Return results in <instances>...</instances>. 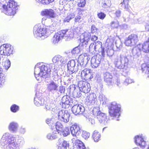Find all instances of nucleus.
<instances>
[{
    "label": "nucleus",
    "instance_id": "nucleus-13",
    "mask_svg": "<svg viewBox=\"0 0 149 149\" xmlns=\"http://www.w3.org/2000/svg\"><path fill=\"white\" fill-rule=\"evenodd\" d=\"M77 61L72 60L69 61L67 64V68L69 73L70 74H72L77 71L78 69H80V66L78 67L77 66H76V63Z\"/></svg>",
    "mask_w": 149,
    "mask_h": 149
},
{
    "label": "nucleus",
    "instance_id": "nucleus-40",
    "mask_svg": "<svg viewBox=\"0 0 149 149\" xmlns=\"http://www.w3.org/2000/svg\"><path fill=\"white\" fill-rule=\"evenodd\" d=\"M69 98V96H63L62 99V102L63 104L67 105L69 104L70 102L68 98Z\"/></svg>",
    "mask_w": 149,
    "mask_h": 149
},
{
    "label": "nucleus",
    "instance_id": "nucleus-29",
    "mask_svg": "<svg viewBox=\"0 0 149 149\" xmlns=\"http://www.w3.org/2000/svg\"><path fill=\"white\" fill-rule=\"evenodd\" d=\"M142 72L147 75V77L149 78V63H144L141 65Z\"/></svg>",
    "mask_w": 149,
    "mask_h": 149
},
{
    "label": "nucleus",
    "instance_id": "nucleus-5",
    "mask_svg": "<svg viewBox=\"0 0 149 149\" xmlns=\"http://www.w3.org/2000/svg\"><path fill=\"white\" fill-rule=\"evenodd\" d=\"M92 112L100 123L105 125H107L109 123L110 119L107 118L106 114L102 112L100 110L98 107L94 108Z\"/></svg>",
    "mask_w": 149,
    "mask_h": 149
},
{
    "label": "nucleus",
    "instance_id": "nucleus-28",
    "mask_svg": "<svg viewBox=\"0 0 149 149\" xmlns=\"http://www.w3.org/2000/svg\"><path fill=\"white\" fill-rule=\"evenodd\" d=\"M59 132L57 130H54L52 132L48 133L47 135V139L49 140H54L58 138Z\"/></svg>",
    "mask_w": 149,
    "mask_h": 149
},
{
    "label": "nucleus",
    "instance_id": "nucleus-1",
    "mask_svg": "<svg viewBox=\"0 0 149 149\" xmlns=\"http://www.w3.org/2000/svg\"><path fill=\"white\" fill-rule=\"evenodd\" d=\"M16 137L15 135L9 132L3 134L0 141L2 149H20L24 144V138L20 137L16 143Z\"/></svg>",
    "mask_w": 149,
    "mask_h": 149
},
{
    "label": "nucleus",
    "instance_id": "nucleus-55",
    "mask_svg": "<svg viewBox=\"0 0 149 149\" xmlns=\"http://www.w3.org/2000/svg\"><path fill=\"white\" fill-rule=\"evenodd\" d=\"M83 19L82 17L80 15H78L74 19V21L75 22H81Z\"/></svg>",
    "mask_w": 149,
    "mask_h": 149
},
{
    "label": "nucleus",
    "instance_id": "nucleus-34",
    "mask_svg": "<svg viewBox=\"0 0 149 149\" xmlns=\"http://www.w3.org/2000/svg\"><path fill=\"white\" fill-rule=\"evenodd\" d=\"M114 42V38L110 37L107 40L105 45L108 47V49L110 48H112L113 47V46Z\"/></svg>",
    "mask_w": 149,
    "mask_h": 149
},
{
    "label": "nucleus",
    "instance_id": "nucleus-64",
    "mask_svg": "<svg viewBox=\"0 0 149 149\" xmlns=\"http://www.w3.org/2000/svg\"><path fill=\"white\" fill-rule=\"evenodd\" d=\"M65 91V87L62 86H60L59 87V91L61 93H64Z\"/></svg>",
    "mask_w": 149,
    "mask_h": 149
},
{
    "label": "nucleus",
    "instance_id": "nucleus-8",
    "mask_svg": "<svg viewBox=\"0 0 149 149\" xmlns=\"http://www.w3.org/2000/svg\"><path fill=\"white\" fill-rule=\"evenodd\" d=\"M109 113L111 116L118 118L120 115V106L115 102H112L109 106Z\"/></svg>",
    "mask_w": 149,
    "mask_h": 149
},
{
    "label": "nucleus",
    "instance_id": "nucleus-63",
    "mask_svg": "<svg viewBox=\"0 0 149 149\" xmlns=\"http://www.w3.org/2000/svg\"><path fill=\"white\" fill-rule=\"evenodd\" d=\"M129 0H123V1L121 3L122 5H124L123 6H124L125 8H126V6H127L128 4Z\"/></svg>",
    "mask_w": 149,
    "mask_h": 149
},
{
    "label": "nucleus",
    "instance_id": "nucleus-51",
    "mask_svg": "<svg viewBox=\"0 0 149 149\" xmlns=\"http://www.w3.org/2000/svg\"><path fill=\"white\" fill-rule=\"evenodd\" d=\"M72 143H75V146L79 145L82 143V142L80 140L77 139V138H73L72 139Z\"/></svg>",
    "mask_w": 149,
    "mask_h": 149
},
{
    "label": "nucleus",
    "instance_id": "nucleus-37",
    "mask_svg": "<svg viewBox=\"0 0 149 149\" xmlns=\"http://www.w3.org/2000/svg\"><path fill=\"white\" fill-rule=\"evenodd\" d=\"M57 68H53L52 67V70L54 71V76H53V80L55 81H56L58 80L59 79V77L57 74L58 70V68H57V67H56Z\"/></svg>",
    "mask_w": 149,
    "mask_h": 149
},
{
    "label": "nucleus",
    "instance_id": "nucleus-23",
    "mask_svg": "<svg viewBox=\"0 0 149 149\" xmlns=\"http://www.w3.org/2000/svg\"><path fill=\"white\" fill-rule=\"evenodd\" d=\"M19 126V124L17 122L13 121L9 123L8 128L10 132L15 133L17 132Z\"/></svg>",
    "mask_w": 149,
    "mask_h": 149
},
{
    "label": "nucleus",
    "instance_id": "nucleus-3",
    "mask_svg": "<svg viewBox=\"0 0 149 149\" xmlns=\"http://www.w3.org/2000/svg\"><path fill=\"white\" fill-rule=\"evenodd\" d=\"M54 26L51 25L42 28L40 24L36 25L33 28V33L35 37L38 39H44L48 37L53 31Z\"/></svg>",
    "mask_w": 149,
    "mask_h": 149
},
{
    "label": "nucleus",
    "instance_id": "nucleus-31",
    "mask_svg": "<svg viewBox=\"0 0 149 149\" xmlns=\"http://www.w3.org/2000/svg\"><path fill=\"white\" fill-rule=\"evenodd\" d=\"M87 58V56H84V55L81 54L80 55L78 58V60L77 61V66L78 67L80 66L81 68L82 67H83V65L84 64V62L86 61V58Z\"/></svg>",
    "mask_w": 149,
    "mask_h": 149
},
{
    "label": "nucleus",
    "instance_id": "nucleus-24",
    "mask_svg": "<svg viewBox=\"0 0 149 149\" xmlns=\"http://www.w3.org/2000/svg\"><path fill=\"white\" fill-rule=\"evenodd\" d=\"M61 140L59 139L57 146L58 149H70L69 148V144L67 141L63 140L61 143Z\"/></svg>",
    "mask_w": 149,
    "mask_h": 149
},
{
    "label": "nucleus",
    "instance_id": "nucleus-11",
    "mask_svg": "<svg viewBox=\"0 0 149 149\" xmlns=\"http://www.w3.org/2000/svg\"><path fill=\"white\" fill-rule=\"evenodd\" d=\"M13 49L10 44H4L0 47V54L9 55L13 54Z\"/></svg>",
    "mask_w": 149,
    "mask_h": 149
},
{
    "label": "nucleus",
    "instance_id": "nucleus-26",
    "mask_svg": "<svg viewBox=\"0 0 149 149\" xmlns=\"http://www.w3.org/2000/svg\"><path fill=\"white\" fill-rule=\"evenodd\" d=\"M102 43L100 41L95 42V52H101L103 56L105 55V51L103 48H102Z\"/></svg>",
    "mask_w": 149,
    "mask_h": 149
},
{
    "label": "nucleus",
    "instance_id": "nucleus-36",
    "mask_svg": "<svg viewBox=\"0 0 149 149\" xmlns=\"http://www.w3.org/2000/svg\"><path fill=\"white\" fill-rule=\"evenodd\" d=\"M3 72L2 69L0 68V88L4 84L5 81L6 77L4 74L2 72Z\"/></svg>",
    "mask_w": 149,
    "mask_h": 149
},
{
    "label": "nucleus",
    "instance_id": "nucleus-18",
    "mask_svg": "<svg viewBox=\"0 0 149 149\" xmlns=\"http://www.w3.org/2000/svg\"><path fill=\"white\" fill-rule=\"evenodd\" d=\"M134 141L137 145L142 148H144L146 145V142L144 140L142 136L137 135L134 137Z\"/></svg>",
    "mask_w": 149,
    "mask_h": 149
},
{
    "label": "nucleus",
    "instance_id": "nucleus-53",
    "mask_svg": "<svg viewBox=\"0 0 149 149\" xmlns=\"http://www.w3.org/2000/svg\"><path fill=\"white\" fill-rule=\"evenodd\" d=\"M115 44L117 48L119 49L122 47V43L119 40L116 41Z\"/></svg>",
    "mask_w": 149,
    "mask_h": 149
},
{
    "label": "nucleus",
    "instance_id": "nucleus-30",
    "mask_svg": "<svg viewBox=\"0 0 149 149\" xmlns=\"http://www.w3.org/2000/svg\"><path fill=\"white\" fill-rule=\"evenodd\" d=\"M34 102V104L37 106H42L46 102L44 99L41 97H35Z\"/></svg>",
    "mask_w": 149,
    "mask_h": 149
},
{
    "label": "nucleus",
    "instance_id": "nucleus-57",
    "mask_svg": "<svg viewBox=\"0 0 149 149\" xmlns=\"http://www.w3.org/2000/svg\"><path fill=\"white\" fill-rule=\"evenodd\" d=\"M73 95L74 97H79L81 96V94L80 91L77 92L75 90L73 92Z\"/></svg>",
    "mask_w": 149,
    "mask_h": 149
},
{
    "label": "nucleus",
    "instance_id": "nucleus-14",
    "mask_svg": "<svg viewBox=\"0 0 149 149\" xmlns=\"http://www.w3.org/2000/svg\"><path fill=\"white\" fill-rule=\"evenodd\" d=\"M78 86L80 91L85 93H87L91 90L90 84L84 81H79L78 83Z\"/></svg>",
    "mask_w": 149,
    "mask_h": 149
},
{
    "label": "nucleus",
    "instance_id": "nucleus-15",
    "mask_svg": "<svg viewBox=\"0 0 149 149\" xmlns=\"http://www.w3.org/2000/svg\"><path fill=\"white\" fill-rule=\"evenodd\" d=\"M102 56L100 54L94 56L91 60V66L93 68H97L100 64Z\"/></svg>",
    "mask_w": 149,
    "mask_h": 149
},
{
    "label": "nucleus",
    "instance_id": "nucleus-21",
    "mask_svg": "<svg viewBox=\"0 0 149 149\" xmlns=\"http://www.w3.org/2000/svg\"><path fill=\"white\" fill-rule=\"evenodd\" d=\"M47 89L49 91L52 92L58 90V85L53 80H51L47 84Z\"/></svg>",
    "mask_w": 149,
    "mask_h": 149
},
{
    "label": "nucleus",
    "instance_id": "nucleus-50",
    "mask_svg": "<svg viewBox=\"0 0 149 149\" xmlns=\"http://www.w3.org/2000/svg\"><path fill=\"white\" fill-rule=\"evenodd\" d=\"M111 26L113 28H116L119 26L118 22L116 20L113 21L111 23Z\"/></svg>",
    "mask_w": 149,
    "mask_h": 149
},
{
    "label": "nucleus",
    "instance_id": "nucleus-43",
    "mask_svg": "<svg viewBox=\"0 0 149 149\" xmlns=\"http://www.w3.org/2000/svg\"><path fill=\"white\" fill-rule=\"evenodd\" d=\"M62 134L64 136H66L70 134V131L69 128L68 127H66L63 131H62Z\"/></svg>",
    "mask_w": 149,
    "mask_h": 149
},
{
    "label": "nucleus",
    "instance_id": "nucleus-62",
    "mask_svg": "<svg viewBox=\"0 0 149 149\" xmlns=\"http://www.w3.org/2000/svg\"><path fill=\"white\" fill-rule=\"evenodd\" d=\"M46 123L49 125H51L53 124V121L52 119L48 118L46 120Z\"/></svg>",
    "mask_w": 149,
    "mask_h": 149
},
{
    "label": "nucleus",
    "instance_id": "nucleus-56",
    "mask_svg": "<svg viewBox=\"0 0 149 149\" xmlns=\"http://www.w3.org/2000/svg\"><path fill=\"white\" fill-rule=\"evenodd\" d=\"M81 51L79 48V47H77L74 48L72 51V54H78Z\"/></svg>",
    "mask_w": 149,
    "mask_h": 149
},
{
    "label": "nucleus",
    "instance_id": "nucleus-32",
    "mask_svg": "<svg viewBox=\"0 0 149 149\" xmlns=\"http://www.w3.org/2000/svg\"><path fill=\"white\" fill-rule=\"evenodd\" d=\"M87 99H88V102L90 104H94L96 100V96L94 93L91 94L87 97Z\"/></svg>",
    "mask_w": 149,
    "mask_h": 149
},
{
    "label": "nucleus",
    "instance_id": "nucleus-35",
    "mask_svg": "<svg viewBox=\"0 0 149 149\" xmlns=\"http://www.w3.org/2000/svg\"><path fill=\"white\" fill-rule=\"evenodd\" d=\"M92 137L95 142H98L100 140V134L97 130L94 131L92 134Z\"/></svg>",
    "mask_w": 149,
    "mask_h": 149
},
{
    "label": "nucleus",
    "instance_id": "nucleus-25",
    "mask_svg": "<svg viewBox=\"0 0 149 149\" xmlns=\"http://www.w3.org/2000/svg\"><path fill=\"white\" fill-rule=\"evenodd\" d=\"M141 47L139 44L138 45L132 49V54L135 57H137L141 55Z\"/></svg>",
    "mask_w": 149,
    "mask_h": 149
},
{
    "label": "nucleus",
    "instance_id": "nucleus-54",
    "mask_svg": "<svg viewBox=\"0 0 149 149\" xmlns=\"http://www.w3.org/2000/svg\"><path fill=\"white\" fill-rule=\"evenodd\" d=\"M100 99L101 101H102L103 103H106L107 100V98L104 95H100Z\"/></svg>",
    "mask_w": 149,
    "mask_h": 149
},
{
    "label": "nucleus",
    "instance_id": "nucleus-41",
    "mask_svg": "<svg viewBox=\"0 0 149 149\" xmlns=\"http://www.w3.org/2000/svg\"><path fill=\"white\" fill-rule=\"evenodd\" d=\"M45 109L46 110L51 111L53 109L54 107V104H50L49 103H45Z\"/></svg>",
    "mask_w": 149,
    "mask_h": 149
},
{
    "label": "nucleus",
    "instance_id": "nucleus-17",
    "mask_svg": "<svg viewBox=\"0 0 149 149\" xmlns=\"http://www.w3.org/2000/svg\"><path fill=\"white\" fill-rule=\"evenodd\" d=\"M70 130L72 135L75 137L80 134L81 131L79 126L77 124L72 125L70 127Z\"/></svg>",
    "mask_w": 149,
    "mask_h": 149
},
{
    "label": "nucleus",
    "instance_id": "nucleus-42",
    "mask_svg": "<svg viewBox=\"0 0 149 149\" xmlns=\"http://www.w3.org/2000/svg\"><path fill=\"white\" fill-rule=\"evenodd\" d=\"M2 65L5 69L8 70L10 67V62L8 60H6L3 62Z\"/></svg>",
    "mask_w": 149,
    "mask_h": 149
},
{
    "label": "nucleus",
    "instance_id": "nucleus-61",
    "mask_svg": "<svg viewBox=\"0 0 149 149\" xmlns=\"http://www.w3.org/2000/svg\"><path fill=\"white\" fill-rule=\"evenodd\" d=\"M84 9L77 8V11L78 14L79 15H82L84 12Z\"/></svg>",
    "mask_w": 149,
    "mask_h": 149
},
{
    "label": "nucleus",
    "instance_id": "nucleus-22",
    "mask_svg": "<svg viewBox=\"0 0 149 149\" xmlns=\"http://www.w3.org/2000/svg\"><path fill=\"white\" fill-rule=\"evenodd\" d=\"M42 15H45L49 18H54L56 16L54 11L51 9H45L43 10L41 13Z\"/></svg>",
    "mask_w": 149,
    "mask_h": 149
},
{
    "label": "nucleus",
    "instance_id": "nucleus-45",
    "mask_svg": "<svg viewBox=\"0 0 149 149\" xmlns=\"http://www.w3.org/2000/svg\"><path fill=\"white\" fill-rule=\"evenodd\" d=\"M37 1L40 2L44 4H47L53 2L54 0H36Z\"/></svg>",
    "mask_w": 149,
    "mask_h": 149
},
{
    "label": "nucleus",
    "instance_id": "nucleus-2",
    "mask_svg": "<svg viewBox=\"0 0 149 149\" xmlns=\"http://www.w3.org/2000/svg\"><path fill=\"white\" fill-rule=\"evenodd\" d=\"M51 69L42 63L37 64L35 67L34 74L37 80L46 79L50 76Z\"/></svg>",
    "mask_w": 149,
    "mask_h": 149
},
{
    "label": "nucleus",
    "instance_id": "nucleus-12",
    "mask_svg": "<svg viewBox=\"0 0 149 149\" xmlns=\"http://www.w3.org/2000/svg\"><path fill=\"white\" fill-rule=\"evenodd\" d=\"M58 116L59 120L67 123L69 121L70 115L67 111L62 110L59 111Z\"/></svg>",
    "mask_w": 149,
    "mask_h": 149
},
{
    "label": "nucleus",
    "instance_id": "nucleus-60",
    "mask_svg": "<svg viewBox=\"0 0 149 149\" xmlns=\"http://www.w3.org/2000/svg\"><path fill=\"white\" fill-rule=\"evenodd\" d=\"M76 147L77 149H85V147L83 143L79 145H76Z\"/></svg>",
    "mask_w": 149,
    "mask_h": 149
},
{
    "label": "nucleus",
    "instance_id": "nucleus-46",
    "mask_svg": "<svg viewBox=\"0 0 149 149\" xmlns=\"http://www.w3.org/2000/svg\"><path fill=\"white\" fill-rule=\"evenodd\" d=\"M10 109L12 112H16L19 110V107L16 104H13L11 106Z\"/></svg>",
    "mask_w": 149,
    "mask_h": 149
},
{
    "label": "nucleus",
    "instance_id": "nucleus-58",
    "mask_svg": "<svg viewBox=\"0 0 149 149\" xmlns=\"http://www.w3.org/2000/svg\"><path fill=\"white\" fill-rule=\"evenodd\" d=\"M114 52V51L112 49H108L107 51V55L109 56H112Z\"/></svg>",
    "mask_w": 149,
    "mask_h": 149
},
{
    "label": "nucleus",
    "instance_id": "nucleus-39",
    "mask_svg": "<svg viewBox=\"0 0 149 149\" xmlns=\"http://www.w3.org/2000/svg\"><path fill=\"white\" fill-rule=\"evenodd\" d=\"M63 126L62 124L60 122H57L55 125V127L56 130H57L59 132L60 131L61 132L63 131Z\"/></svg>",
    "mask_w": 149,
    "mask_h": 149
},
{
    "label": "nucleus",
    "instance_id": "nucleus-9",
    "mask_svg": "<svg viewBox=\"0 0 149 149\" xmlns=\"http://www.w3.org/2000/svg\"><path fill=\"white\" fill-rule=\"evenodd\" d=\"M65 58L60 55H57L52 58V61L54 64H52V67L56 68H60L62 65L65 63Z\"/></svg>",
    "mask_w": 149,
    "mask_h": 149
},
{
    "label": "nucleus",
    "instance_id": "nucleus-52",
    "mask_svg": "<svg viewBox=\"0 0 149 149\" xmlns=\"http://www.w3.org/2000/svg\"><path fill=\"white\" fill-rule=\"evenodd\" d=\"M97 15L98 17L102 20L104 19L106 16L105 13L102 12L98 13Z\"/></svg>",
    "mask_w": 149,
    "mask_h": 149
},
{
    "label": "nucleus",
    "instance_id": "nucleus-44",
    "mask_svg": "<svg viewBox=\"0 0 149 149\" xmlns=\"http://www.w3.org/2000/svg\"><path fill=\"white\" fill-rule=\"evenodd\" d=\"M90 51L92 53H95V42L93 43H91L89 47Z\"/></svg>",
    "mask_w": 149,
    "mask_h": 149
},
{
    "label": "nucleus",
    "instance_id": "nucleus-19",
    "mask_svg": "<svg viewBox=\"0 0 149 149\" xmlns=\"http://www.w3.org/2000/svg\"><path fill=\"white\" fill-rule=\"evenodd\" d=\"M91 33L88 32H85L80 37V41L83 45H87L90 41Z\"/></svg>",
    "mask_w": 149,
    "mask_h": 149
},
{
    "label": "nucleus",
    "instance_id": "nucleus-16",
    "mask_svg": "<svg viewBox=\"0 0 149 149\" xmlns=\"http://www.w3.org/2000/svg\"><path fill=\"white\" fill-rule=\"evenodd\" d=\"M72 110L73 113L75 115L84 114L83 113L85 111L84 107L82 105L76 104L73 106ZM85 116V115H84Z\"/></svg>",
    "mask_w": 149,
    "mask_h": 149
},
{
    "label": "nucleus",
    "instance_id": "nucleus-48",
    "mask_svg": "<svg viewBox=\"0 0 149 149\" xmlns=\"http://www.w3.org/2000/svg\"><path fill=\"white\" fill-rule=\"evenodd\" d=\"M90 134L89 133L85 131H83L82 132V136L85 139H87L89 137Z\"/></svg>",
    "mask_w": 149,
    "mask_h": 149
},
{
    "label": "nucleus",
    "instance_id": "nucleus-38",
    "mask_svg": "<svg viewBox=\"0 0 149 149\" xmlns=\"http://www.w3.org/2000/svg\"><path fill=\"white\" fill-rule=\"evenodd\" d=\"M111 5V1L110 0H102V6L104 8L109 7Z\"/></svg>",
    "mask_w": 149,
    "mask_h": 149
},
{
    "label": "nucleus",
    "instance_id": "nucleus-7",
    "mask_svg": "<svg viewBox=\"0 0 149 149\" xmlns=\"http://www.w3.org/2000/svg\"><path fill=\"white\" fill-rule=\"evenodd\" d=\"M129 61V59L126 56L120 55L115 58L114 62L116 68L118 69H126L128 67Z\"/></svg>",
    "mask_w": 149,
    "mask_h": 149
},
{
    "label": "nucleus",
    "instance_id": "nucleus-10",
    "mask_svg": "<svg viewBox=\"0 0 149 149\" xmlns=\"http://www.w3.org/2000/svg\"><path fill=\"white\" fill-rule=\"evenodd\" d=\"M138 41L137 35L132 34L126 38L124 43L126 46L133 47L136 45Z\"/></svg>",
    "mask_w": 149,
    "mask_h": 149
},
{
    "label": "nucleus",
    "instance_id": "nucleus-20",
    "mask_svg": "<svg viewBox=\"0 0 149 149\" xmlns=\"http://www.w3.org/2000/svg\"><path fill=\"white\" fill-rule=\"evenodd\" d=\"M81 77L86 80H91L93 77V75H92L90 70L88 69H85L81 72Z\"/></svg>",
    "mask_w": 149,
    "mask_h": 149
},
{
    "label": "nucleus",
    "instance_id": "nucleus-47",
    "mask_svg": "<svg viewBox=\"0 0 149 149\" xmlns=\"http://www.w3.org/2000/svg\"><path fill=\"white\" fill-rule=\"evenodd\" d=\"M86 1L85 0H80L78 2L77 6L80 7H83L86 4Z\"/></svg>",
    "mask_w": 149,
    "mask_h": 149
},
{
    "label": "nucleus",
    "instance_id": "nucleus-27",
    "mask_svg": "<svg viewBox=\"0 0 149 149\" xmlns=\"http://www.w3.org/2000/svg\"><path fill=\"white\" fill-rule=\"evenodd\" d=\"M112 75L109 73L106 72L104 74V81L108 85H110L112 83Z\"/></svg>",
    "mask_w": 149,
    "mask_h": 149
},
{
    "label": "nucleus",
    "instance_id": "nucleus-6",
    "mask_svg": "<svg viewBox=\"0 0 149 149\" xmlns=\"http://www.w3.org/2000/svg\"><path fill=\"white\" fill-rule=\"evenodd\" d=\"M17 3L14 1L10 0L7 5H3V8L4 13L8 15H14L17 12L18 9Z\"/></svg>",
    "mask_w": 149,
    "mask_h": 149
},
{
    "label": "nucleus",
    "instance_id": "nucleus-4",
    "mask_svg": "<svg viewBox=\"0 0 149 149\" xmlns=\"http://www.w3.org/2000/svg\"><path fill=\"white\" fill-rule=\"evenodd\" d=\"M73 37L74 33L72 31L68 30H62L55 33L52 39V42L54 44H57L63 38L71 39Z\"/></svg>",
    "mask_w": 149,
    "mask_h": 149
},
{
    "label": "nucleus",
    "instance_id": "nucleus-33",
    "mask_svg": "<svg viewBox=\"0 0 149 149\" xmlns=\"http://www.w3.org/2000/svg\"><path fill=\"white\" fill-rule=\"evenodd\" d=\"M142 46L141 49L144 52L148 53L149 52V38L148 40L145 42L143 45L139 44Z\"/></svg>",
    "mask_w": 149,
    "mask_h": 149
},
{
    "label": "nucleus",
    "instance_id": "nucleus-49",
    "mask_svg": "<svg viewBox=\"0 0 149 149\" xmlns=\"http://www.w3.org/2000/svg\"><path fill=\"white\" fill-rule=\"evenodd\" d=\"M133 82H134L133 80L131 79L130 78H128L125 79L123 83L125 85H127L128 84Z\"/></svg>",
    "mask_w": 149,
    "mask_h": 149
},
{
    "label": "nucleus",
    "instance_id": "nucleus-59",
    "mask_svg": "<svg viewBox=\"0 0 149 149\" xmlns=\"http://www.w3.org/2000/svg\"><path fill=\"white\" fill-rule=\"evenodd\" d=\"M97 29L94 25H92L91 27V32L92 33H94L96 32L97 31Z\"/></svg>",
    "mask_w": 149,
    "mask_h": 149
}]
</instances>
